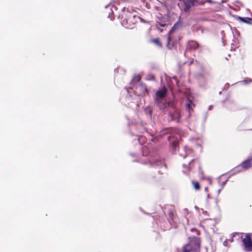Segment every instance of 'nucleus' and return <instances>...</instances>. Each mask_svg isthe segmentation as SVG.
Returning a JSON list of instances; mask_svg holds the SVG:
<instances>
[{"label": "nucleus", "mask_w": 252, "mask_h": 252, "mask_svg": "<svg viewBox=\"0 0 252 252\" xmlns=\"http://www.w3.org/2000/svg\"><path fill=\"white\" fill-rule=\"evenodd\" d=\"M155 76L152 73H149L146 76V80H155Z\"/></svg>", "instance_id": "nucleus-16"}, {"label": "nucleus", "mask_w": 252, "mask_h": 252, "mask_svg": "<svg viewBox=\"0 0 252 252\" xmlns=\"http://www.w3.org/2000/svg\"><path fill=\"white\" fill-rule=\"evenodd\" d=\"M172 144L173 148H175V149L178 145V142L177 141H173Z\"/></svg>", "instance_id": "nucleus-19"}, {"label": "nucleus", "mask_w": 252, "mask_h": 252, "mask_svg": "<svg viewBox=\"0 0 252 252\" xmlns=\"http://www.w3.org/2000/svg\"><path fill=\"white\" fill-rule=\"evenodd\" d=\"M194 106L195 105L190 100H189L188 103L186 104V107L189 111L192 110Z\"/></svg>", "instance_id": "nucleus-13"}, {"label": "nucleus", "mask_w": 252, "mask_h": 252, "mask_svg": "<svg viewBox=\"0 0 252 252\" xmlns=\"http://www.w3.org/2000/svg\"><path fill=\"white\" fill-rule=\"evenodd\" d=\"M168 216L170 221H173L175 217L174 212L172 210L169 211L168 214Z\"/></svg>", "instance_id": "nucleus-15"}, {"label": "nucleus", "mask_w": 252, "mask_h": 252, "mask_svg": "<svg viewBox=\"0 0 252 252\" xmlns=\"http://www.w3.org/2000/svg\"><path fill=\"white\" fill-rule=\"evenodd\" d=\"M159 25L161 27H165L167 24L165 23H159Z\"/></svg>", "instance_id": "nucleus-20"}, {"label": "nucleus", "mask_w": 252, "mask_h": 252, "mask_svg": "<svg viewBox=\"0 0 252 252\" xmlns=\"http://www.w3.org/2000/svg\"><path fill=\"white\" fill-rule=\"evenodd\" d=\"M141 77L140 75H137L134 78V80L138 82H140V80H141Z\"/></svg>", "instance_id": "nucleus-18"}, {"label": "nucleus", "mask_w": 252, "mask_h": 252, "mask_svg": "<svg viewBox=\"0 0 252 252\" xmlns=\"http://www.w3.org/2000/svg\"><path fill=\"white\" fill-rule=\"evenodd\" d=\"M199 47L198 43L195 41H189L186 46L187 50H196Z\"/></svg>", "instance_id": "nucleus-7"}, {"label": "nucleus", "mask_w": 252, "mask_h": 252, "mask_svg": "<svg viewBox=\"0 0 252 252\" xmlns=\"http://www.w3.org/2000/svg\"><path fill=\"white\" fill-rule=\"evenodd\" d=\"M159 181V179L158 178H156L155 176H152L151 179V181L152 183H156L158 182Z\"/></svg>", "instance_id": "nucleus-17"}, {"label": "nucleus", "mask_w": 252, "mask_h": 252, "mask_svg": "<svg viewBox=\"0 0 252 252\" xmlns=\"http://www.w3.org/2000/svg\"><path fill=\"white\" fill-rule=\"evenodd\" d=\"M156 103L159 107V109L163 110L168 107H171V105H172V103L169 102H162L161 100L158 101V103Z\"/></svg>", "instance_id": "nucleus-8"}, {"label": "nucleus", "mask_w": 252, "mask_h": 252, "mask_svg": "<svg viewBox=\"0 0 252 252\" xmlns=\"http://www.w3.org/2000/svg\"><path fill=\"white\" fill-rule=\"evenodd\" d=\"M239 166L241 167L245 170H247L252 167V156H250L246 160L242 161Z\"/></svg>", "instance_id": "nucleus-6"}, {"label": "nucleus", "mask_w": 252, "mask_h": 252, "mask_svg": "<svg viewBox=\"0 0 252 252\" xmlns=\"http://www.w3.org/2000/svg\"><path fill=\"white\" fill-rule=\"evenodd\" d=\"M167 89L165 87H163L161 89L158 90L156 93V97L155 100V103H158V101L160 100L159 98H164L167 93Z\"/></svg>", "instance_id": "nucleus-4"}, {"label": "nucleus", "mask_w": 252, "mask_h": 252, "mask_svg": "<svg viewBox=\"0 0 252 252\" xmlns=\"http://www.w3.org/2000/svg\"><path fill=\"white\" fill-rule=\"evenodd\" d=\"M252 235L247 233L245 238L242 239V243L245 251L247 252H252Z\"/></svg>", "instance_id": "nucleus-3"}, {"label": "nucleus", "mask_w": 252, "mask_h": 252, "mask_svg": "<svg viewBox=\"0 0 252 252\" xmlns=\"http://www.w3.org/2000/svg\"><path fill=\"white\" fill-rule=\"evenodd\" d=\"M196 0H188V3L181 2L180 3H179V5H182L184 8V10L186 11L191 6V5H193V2Z\"/></svg>", "instance_id": "nucleus-9"}, {"label": "nucleus", "mask_w": 252, "mask_h": 252, "mask_svg": "<svg viewBox=\"0 0 252 252\" xmlns=\"http://www.w3.org/2000/svg\"><path fill=\"white\" fill-rule=\"evenodd\" d=\"M238 19L246 24H251L252 23V19L249 17H238Z\"/></svg>", "instance_id": "nucleus-10"}, {"label": "nucleus", "mask_w": 252, "mask_h": 252, "mask_svg": "<svg viewBox=\"0 0 252 252\" xmlns=\"http://www.w3.org/2000/svg\"><path fill=\"white\" fill-rule=\"evenodd\" d=\"M132 17L134 18V17H128L129 19H130Z\"/></svg>", "instance_id": "nucleus-25"}, {"label": "nucleus", "mask_w": 252, "mask_h": 252, "mask_svg": "<svg viewBox=\"0 0 252 252\" xmlns=\"http://www.w3.org/2000/svg\"><path fill=\"white\" fill-rule=\"evenodd\" d=\"M191 184L193 186V188L196 190H199L200 189V186L198 182L194 180L191 181Z\"/></svg>", "instance_id": "nucleus-12"}, {"label": "nucleus", "mask_w": 252, "mask_h": 252, "mask_svg": "<svg viewBox=\"0 0 252 252\" xmlns=\"http://www.w3.org/2000/svg\"><path fill=\"white\" fill-rule=\"evenodd\" d=\"M184 25L183 19L181 17H179V20L173 25L171 30L169 32L168 36L167 38V42L166 43V47L169 49H171L173 47V43L171 42V38L170 36L175 30L180 29Z\"/></svg>", "instance_id": "nucleus-1"}, {"label": "nucleus", "mask_w": 252, "mask_h": 252, "mask_svg": "<svg viewBox=\"0 0 252 252\" xmlns=\"http://www.w3.org/2000/svg\"><path fill=\"white\" fill-rule=\"evenodd\" d=\"M172 136H168V140L169 141H170V140H171V138H172Z\"/></svg>", "instance_id": "nucleus-21"}, {"label": "nucleus", "mask_w": 252, "mask_h": 252, "mask_svg": "<svg viewBox=\"0 0 252 252\" xmlns=\"http://www.w3.org/2000/svg\"><path fill=\"white\" fill-rule=\"evenodd\" d=\"M208 187H205V190L206 191H208Z\"/></svg>", "instance_id": "nucleus-22"}, {"label": "nucleus", "mask_w": 252, "mask_h": 252, "mask_svg": "<svg viewBox=\"0 0 252 252\" xmlns=\"http://www.w3.org/2000/svg\"><path fill=\"white\" fill-rule=\"evenodd\" d=\"M151 41L159 47H162V44L158 38L152 39Z\"/></svg>", "instance_id": "nucleus-14"}, {"label": "nucleus", "mask_w": 252, "mask_h": 252, "mask_svg": "<svg viewBox=\"0 0 252 252\" xmlns=\"http://www.w3.org/2000/svg\"><path fill=\"white\" fill-rule=\"evenodd\" d=\"M202 20H204V21H208L209 20L208 19H205L204 18L203 19H202Z\"/></svg>", "instance_id": "nucleus-24"}, {"label": "nucleus", "mask_w": 252, "mask_h": 252, "mask_svg": "<svg viewBox=\"0 0 252 252\" xmlns=\"http://www.w3.org/2000/svg\"><path fill=\"white\" fill-rule=\"evenodd\" d=\"M141 21H143V19L141 17H138Z\"/></svg>", "instance_id": "nucleus-23"}, {"label": "nucleus", "mask_w": 252, "mask_h": 252, "mask_svg": "<svg viewBox=\"0 0 252 252\" xmlns=\"http://www.w3.org/2000/svg\"><path fill=\"white\" fill-rule=\"evenodd\" d=\"M200 248V243L198 240L196 239L193 245V242H190L189 244L185 245L183 248L182 252H198Z\"/></svg>", "instance_id": "nucleus-2"}, {"label": "nucleus", "mask_w": 252, "mask_h": 252, "mask_svg": "<svg viewBox=\"0 0 252 252\" xmlns=\"http://www.w3.org/2000/svg\"><path fill=\"white\" fill-rule=\"evenodd\" d=\"M173 111L170 112L169 114L171 121H176L177 123L179 122L180 114V111L178 109L172 107Z\"/></svg>", "instance_id": "nucleus-5"}, {"label": "nucleus", "mask_w": 252, "mask_h": 252, "mask_svg": "<svg viewBox=\"0 0 252 252\" xmlns=\"http://www.w3.org/2000/svg\"><path fill=\"white\" fill-rule=\"evenodd\" d=\"M139 87L140 88L141 91L142 92V93H148V90L147 88V86L145 84H144L142 82H140Z\"/></svg>", "instance_id": "nucleus-11"}]
</instances>
